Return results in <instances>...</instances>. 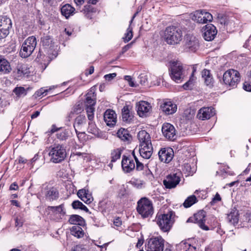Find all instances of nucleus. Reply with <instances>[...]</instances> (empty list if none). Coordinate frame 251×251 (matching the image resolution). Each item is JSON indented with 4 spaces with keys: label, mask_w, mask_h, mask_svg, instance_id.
I'll use <instances>...</instances> for the list:
<instances>
[{
    "label": "nucleus",
    "mask_w": 251,
    "mask_h": 251,
    "mask_svg": "<svg viewBox=\"0 0 251 251\" xmlns=\"http://www.w3.org/2000/svg\"><path fill=\"white\" fill-rule=\"evenodd\" d=\"M29 89V88L25 89L24 87H16L13 90V92L16 95L18 98L23 97L26 95L27 91Z\"/></svg>",
    "instance_id": "obj_40"
},
{
    "label": "nucleus",
    "mask_w": 251,
    "mask_h": 251,
    "mask_svg": "<svg viewBox=\"0 0 251 251\" xmlns=\"http://www.w3.org/2000/svg\"><path fill=\"white\" fill-rule=\"evenodd\" d=\"M41 42L46 48H51L54 43L51 37L48 35H45L41 37Z\"/></svg>",
    "instance_id": "obj_36"
},
{
    "label": "nucleus",
    "mask_w": 251,
    "mask_h": 251,
    "mask_svg": "<svg viewBox=\"0 0 251 251\" xmlns=\"http://www.w3.org/2000/svg\"><path fill=\"white\" fill-rule=\"evenodd\" d=\"M59 196L58 192L53 187L49 189L45 194V197L47 200L50 201H52L58 199Z\"/></svg>",
    "instance_id": "obj_33"
},
{
    "label": "nucleus",
    "mask_w": 251,
    "mask_h": 251,
    "mask_svg": "<svg viewBox=\"0 0 251 251\" xmlns=\"http://www.w3.org/2000/svg\"><path fill=\"white\" fill-rule=\"evenodd\" d=\"M17 74L18 76H22L30 73L29 68L26 64L19 63L16 67Z\"/></svg>",
    "instance_id": "obj_30"
},
{
    "label": "nucleus",
    "mask_w": 251,
    "mask_h": 251,
    "mask_svg": "<svg viewBox=\"0 0 251 251\" xmlns=\"http://www.w3.org/2000/svg\"><path fill=\"white\" fill-rule=\"evenodd\" d=\"M12 27L11 19L6 16H0V39L5 38Z\"/></svg>",
    "instance_id": "obj_14"
},
{
    "label": "nucleus",
    "mask_w": 251,
    "mask_h": 251,
    "mask_svg": "<svg viewBox=\"0 0 251 251\" xmlns=\"http://www.w3.org/2000/svg\"><path fill=\"white\" fill-rule=\"evenodd\" d=\"M86 119L84 115H80L75 119L74 123V127L75 131L77 132V130H82L83 127L86 125Z\"/></svg>",
    "instance_id": "obj_26"
},
{
    "label": "nucleus",
    "mask_w": 251,
    "mask_h": 251,
    "mask_svg": "<svg viewBox=\"0 0 251 251\" xmlns=\"http://www.w3.org/2000/svg\"><path fill=\"white\" fill-rule=\"evenodd\" d=\"M69 134L70 131L68 129H62L58 131L56 136L58 139L64 141L68 139Z\"/></svg>",
    "instance_id": "obj_41"
},
{
    "label": "nucleus",
    "mask_w": 251,
    "mask_h": 251,
    "mask_svg": "<svg viewBox=\"0 0 251 251\" xmlns=\"http://www.w3.org/2000/svg\"><path fill=\"white\" fill-rule=\"evenodd\" d=\"M192 19L200 24H205L207 22H211L213 16L210 13L205 10H197L194 12Z\"/></svg>",
    "instance_id": "obj_13"
},
{
    "label": "nucleus",
    "mask_w": 251,
    "mask_h": 251,
    "mask_svg": "<svg viewBox=\"0 0 251 251\" xmlns=\"http://www.w3.org/2000/svg\"><path fill=\"white\" fill-rule=\"evenodd\" d=\"M75 10V8L71 5L66 4L61 7V12L62 15L65 16L66 18H68L71 15H73Z\"/></svg>",
    "instance_id": "obj_35"
},
{
    "label": "nucleus",
    "mask_w": 251,
    "mask_h": 251,
    "mask_svg": "<svg viewBox=\"0 0 251 251\" xmlns=\"http://www.w3.org/2000/svg\"><path fill=\"white\" fill-rule=\"evenodd\" d=\"M181 176L180 172H177L168 175L163 181L165 188L170 189L176 187L180 181Z\"/></svg>",
    "instance_id": "obj_12"
},
{
    "label": "nucleus",
    "mask_w": 251,
    "mask_h": 251,
    "mask_svg": "<svg viewBox=\"0 0 251 251\" xmlns=\"http://www.w3.org/2000/svg\"><path fill=\"white\" fill-rule=\"evenodd\" d=\"M215 114V110L212 107H202L201 108L197 114V117L201 120L210 119Z\"/></svg>",
    "instance_id": "obj_19"
},
{
    "label": "nucleus",
    "mask_w": 251,
    "mask_h": 251,
    "mask_svg": "<svg viewBox=\"0 0 251 251\" xmlns=\"http://www.w3.org/2000/svg\"><path fill=\"white\" fill-rule=\"evenodd\" d=\"M83 203L79 201H75L72 203V206L74 209H80L83 205Z\"/></svg>",
    "instance_id": "obj_49"
},
{
    "label": "nucleus",
    "mask_w": 251,
    "mask_h": 251,
    "mask_svg": "<svg viewBox=\"0 0 251 251\" xmlns=\"http://www.w3.org/2000/svg\"><path fill=\"white\" fill-rule=\"evenodd\" d=\"M122 118L125 122H129L132 118V115L130 112L129 106H125L122 109Z\"/></svg>",
    "instance_id": "obj_37"
},
{
    "label": "nucleus",
    "mask_w": 251,
    "mask_h": 251,
    "mask_svg": "<svg viewBox=\"0 0 251 251\" xmlns=\"http://www.w3.org/2000/svg\"><path fill=\"white\" fill-rule=\"evenodd\" d=\"M123 150L121 148H118L112 151L111 153V162H114L121 157Z\"/></svg>",
    "instance_id": "obj_42"
},
{
    "label": "nucleus",
    "mask_w": 251,
    "mask_h": 251,
    "mask_svg": "<svg viewBox=\"0 0 251 251\" xmlns=\"http://www.w3.org/2000/svg\"><path fill=\"white\" fill-rule=\"evenodd\" d=\"M137 112L140 117H146L150 113L151 106L150 103L140 101L137 104Z\"/></svg>",
    "instance_id": "obj_18"
},
{
    "label": "nucleus",
    "mask_w": 251,
    "mask_h": 251,
    "mask_svg": "<svg viewBox=\"0 0 251 251\" xmlns=\"http://www.w3.org/2000/svg\"><path fill=\"white\" fill-rule=\"evenodd\" d=\"M94 68L93 66H91L88 70H86L85 75H91L94 73Z\"/></svg>",
    "instance_id": "obj_63"
},
{
    "label": "nucleus",
    "mask_w": 251,
    "mask_h": 251,
    "mask_svg": "<svg viewBox=\"0 0 251 251\" xmlns=\"http://www.w3.org/2000/svg\"><path fill=\"white\" fill-rule=\"evenodd\" d=\"M201 75L204 79V82L207 86H211L213 83V78L209 70L204 69L202 71Z\"/></svg>",
    "instance_id": "obj_34"
},
{
    "label": "nucleus",
    "mask_w": 251,
    "mask_h": 251,
    "mask_svg": "<svg viewBox=\"0 0 251 251\" xmlns=\"http://www.w3.org/2000/svg\"><path fill=\"white\" fill-rule=\"evenodd\" d=\"M84 11V12H92V8L90 5H85L84 6V8L83 9Z\"/></svg>",
    "instance_id": "obj_64"
},
{
    "label": "nucleus",
    "mask_w": 251,
    "mask_h": 251,
    "mask_svg": "<svg viewBox=\"0 0 251 251\" xmlns=\"http://www.w3.org/2000/svg\"><path fill=\"white\" fill-rule=\"evenodd\" d=\"M79 130H77L76 134L77 135L78 140L81 142H83L85 140L86 134L84 131H80Z\"/></svg>",
    "instance_id": "obj_48"
},
{
    "label": "nucleus",
    "mask_w": 251,
    "mask_h": 251,
    "mask_svg": "<svg viewBox=\"0 0 251 251\" xmlns=\"http://www.w3.org/2000/svg\"><path fill=\"white\" fill-rule=\"evenodd\" d=\"M19 188V186L16 182L12 183L10 186L9 189L10 190H17Z\"/></svg>",
    "instance_id": "obj_62"
},
{
    "label": "nucleus",
    "mask_w": 251,
    "mask_h": 251,
    "mask_svg": "<svg viewBox=\"0 0 251 251\" xmlns=\"http://www.w3.org/2000/svg\"><path fill=\"white\" fill-rule=\"evenodd\" d=\"M163 37L168 44L175 45L179 44L182 40L183 32L177 26H169L164 31Z\"/></svg>",
    "instance_id": "obj_1"
},
{
    "label": "nucleus",
    "mask_w": 251,
    "mask_h": 251,
    "mask_svg": "<svg viewBox=\"0 0 251 251\" xmlns=\"http://www.w3.org/2000/svg\"><path fill=\"white\" fill-rule=\"evenodd\" d=\"M88 131L93 134H97L98 133V129L96 125L92 122L89 123V126L88 127Z\"/></svg>",
    "instance_id": "obj_47"
},
{
    "label": "nucleus",
    "mask_w": 251,
    "mask_h": 251,
    "mask_svg": "<svg viewBox=\"0 0 251 251\" xmlns=\"http://www.w3.org/2000/svg\"><path fill=\"white\" fill-rule=\"evenodd\" d=\"M135 15L132 17V19H131L130 21V25H131L133 19H134ZM133 37V32H132V27L131 26V25H129L128 27L126 29V31L125 33L124 36L123 37V41L125 43H127Z\"/></svg>",
    "instance_id": "obj_39"
},
{
    "label": "nucleus",
    "mask_w": 251,
    "mask_h": 251,
    "mask_svg": "<svg viewBox=\"0 0 251 251\" xmlns=\"http://www.w3.org/2000/svg\"><path fill=\"white\" fill-rule=\"evenodd\" d=\"M37 42L35 37L31 36L27 38L23 43L20 54L22 58L29 56L36 46Z\"/></svg>",
    "instance_id": "obj_7"
},
{
    "label": "nucleus",
    "mask_w": 251,
    "mask_h": 251,
    "mask_svg": "<svg viewBox=\"0 0 251 251\" xmlns=\"http://www.w3.org/2000/svg\"><path fill=\"white\" fill-rule=\"evenodd\" d=\"M184 50L187 52H195L199 47V42L196 36L187 34L184 38Z\"/></svg>",
    "instance_id": "obj_9"
},
{
    "label": "nucleus",
    "mask_w": 251,
    "mask_h": 251,
    "mask_svg": "<svg viewBox=\"0 0 251 251\" xmlns=\"http://www.w3.org/2000/svg\"><path fill=\"white\" fill-rule=\"evenodd\" d=\"M12 70L9 62L3 56H0V72L3 74L9 73Z\"/></svg>",
    "instance_id": "obj_27"
},
{
    "label": "nucleus",
    "mask_w": 251,
    "mask_h": 251,
    "mask_svg": "<svg viewBox=\"0 0 251 251\" xmlns=\"http://www.w3.org/2000/svg\"><path fill=\"white\" fill-rule=\"evenodd\" d=\"M69 222L75 226H82L85 225V221L83 218L78 215H71L69 219Z\"/></svg>",
    "instance_id": "obj_31"
},
{
    "label": "nucleus",
    "mask_w": 251,
    "mask_h": 251,
    "mask_svg": "<svg viewBox=\"0 0 251 251\" xmlns=\"http://www.w3.org/2000/svg\"><path fill=\"white\" fill-rule=\"evenodd\" d=\"M170 76L172 79L177 83L182 81L183 77V70L181 64L174 62L171 68Z\"/></svg>",
    "instance_id": "obj_10"
},
{
    "label": "nucleus",
    "mask_w": 251,
    "mask_h": 251,
    "mask_svg": "<svg viewBox=\"0 0 251 251\" xmlns=\"http://www.w3.org/2000/svg\"><path fill=\"white\" fill-rule=\"evenodd\" d=\"M96 102V94L94 89H91L86 95L85 101V110L89 120L92 121L94 119L95 111L94 106Z\"/></svg>",
    "instance_id": "obj_5"
},
{
    "label": "nucleus",
    "mask_w": 251,
    "mask_h": 251,
    "mask_svg": "<svg viewBox=\"0 0 251 251\" xmlns=\"http://www.w3.org/2000/svg\"><path fill=\"white\" fill-rule=\"evenodd\" d=\"M122 167L125 173H130L135 168L134 161L131 157L124 155L122 161Z\"/></svg>",
    "instance_id": "obj_21"
},
{
    "label": "nucleus",
    "mask_w": 251,
    "mask_h": 251,
    "mask_svg": "<svg viewBox=\"0 0 251 251\" xmlns=\"http://www.w3.org/2000/svg\"><path fill=\"white\" fill-rule=\"evenodd\" d=\"M241 75L239 72L235 69H228L223 75L221 83L226 85L230 88H234L237 86L240 82Z\"/></svg>",
    "instance_id": "obj_2"
},
{
    "label": "nucleus",
    "mask_w": 251,
    "mask_h": 251,
    "mask_svg": "<svg viewBox=\"0 0 251 251\" xmlns=\"http://www.w3.org/2000/svg\"><path fill=\"white\" fill-rule=\"evenodd\" d=\"M125 79L128 82L129 85L131 87H135V85L131 77L129 75H126Z\"/></svg>",
    "instance_id": "obj_54"
},
{
    "label": "nucleus",
    "mask_w": 251,
    "mask_h": 251,
    "mask_svg": "<svg viewBox=\"0 0 251 251\" xmlns=\"http://www.w3.org/2000/svg\"><path fill=\"white\" fill-rule=\"evenodd\" d=\"M243 89L248 92H251V83L248 82H245L243 84Z\"/></svg>",
    "instance_id": "obj_57"
},
{
    "label": "nucleus",
    "mask_w": 251,
    "mask_h": 251,
    "mask_svg": "<svg viewBox=\"0 0 251 251\" xmlns=\"http://www.w3.org/2000/svg\"><path fill=\"white\" fill-rule=\"evenodd\" d=\"M117 136L122 141H129L131 139V136L129 133L127 129L121 128L117 132Z\"/></svg>",
    "instance_id": "obj_32"
},
{
    "label": "nucleus",
    "mask_w": 251,
    "mask_h": 251,
    "mask_svg": "<svg viewBox=\"0 0 251 251\" xmlns=\"http://www.w3.org/2000/svg\"><path fill=\"white\" fill-rule=\"evenodd\" d=\"M197 202V199L195 195L188 197L184 201L183 205L184 207L188 208Z\"/></svg>",
    "instance_id": "obj_44"
},
{
    "label": "nucleus",
    "mask_w": 251,
    "mask_h": 251,
    "mask_svg": "<svg viewBox=\"0 0 251 251\" xmlns=\"http://www.w3.org/2000/svg\"><path fill=\"white\" fill-rule=\"evenodd\" d=\"M132 154L133 155V157L134 158L136 164V169L137 171L143 170L144 169V166L142 162H141L140 161H139V160L137 158V157L135 156V153H134V151H132Z\"/></svg>",
    "instance_id": "obj_46"
},
{
    "label": "nucleus",
    "mask_w": 251,
    "mask_h": 251,
    "mask_svg": "<svg viewBox=\"0 0 251 251\" xmlns=\"http://www.w3.org/2000/svg\"><path fill=\"white\" fill-rule=\"evenodd\" d=\"M137 137L140 142V145H142V143L147 144L151 143L150 134L144 130H141L138 132Z\"/></svg>",
    "instance_id": "obj_29"
},
{
    "label": "nucleus",
    "mask_w": 251,
    "mask_h": 251,
    "mask_svg": "<svg viewBox=\"0 0 251 251\" xmlns=\"http://www.w3.org/2000/svg\"><path fill=\"white\" fill-rule=\"evenodd\" d=\"M139 153L140 156L144 159H149L153 152L151 143L140 145Z\"/></svg>",
    "instance_id": "obj_22"
},
{
    "label": "nucleus",
    "mask_w": 251,
    "mask_h": 251,
    "mask_svg": "<svg viewBox=\"0 0 251 251\" xmlns=\"http://www.w3.org/2000/svg\"><path fill=\"white\" fill-rule=\"evenodd\" d=\"M162 132L163 136L168 140H174L175 139V128L170 123L163 124L162 126Z\"/></svg>",
    "instance_id": "obj_17"
},
{
    "label": "nucleus",
    "mask_w": 251,
    "mask_h": 251,
    "mask_svg": "<svg viewBox=\"0 0 251 251\" xmlns=\"http://www.w3.org/2000/svg\"><path fill=\"white\" fill-rule=\"evenodd\" d=\"M77 195L78 197L85 203L89 204L93 201L91 193L86 189L79 190Z\"/></svg>",
    "instance_id": "obj_24"
},
{
    "label": "nucleus",
    "mask_w": 251,
    "mask_h": 251,
    "mask_svg": "<svg viewBox=\"0 0 251 251\" xmlns=\"http://www.w3.org/2000/svg\"><path fill=\"white\" fill-rule=\"evenodd\" d=\"M158 154L160 161L166 163L171 161L174 155V151L171 148H161Z\"/></svg>",
    "instance_id": "obj_15"
},
{
    "label": "nucleus",
    "mask_w": 251,
    "mask_h": 251,
    "mask_svg": "<svg viewBox=\"0 0 251 251\" xmlns=\"http://www.w3.org/2000/svg\"><path fill=\"white\" fill-rule=\"evenodd\" d=\"M161 109L166 115H171L177 110V105L172 101L165 100L161 105Z\"/></svg>",
    "instance_id": "obj_20"
},
{
    "label": "nucleus",
    "mask_w": 251,
    "mask_h": 251,
    "mask_svg": "<svg viewBox=\"0 0 251 251\" xmlns=\"http://www.w3.org/2000/svg\"><path fill=\"white\" fill-rule=\"evenodd\" d=\"M221 200V198L220 195L218 193H217L215 195V197L212 199V200L210 203L212 205H213L214 203H215L216 202H217V201H219Z\"/></svg>",
    "instance_id": "obj_55"
},
{
    "label": "nucleus",
    "mask_w": 251,
    "mask_h": 251,
    "mask_svg": "<svg viewBox=\"0 0 251 251\" xmlns=\"http://www.w3.org/2000/svg\"><path fill=\"white\" fill-rule=\"evenodd\" d=\"M132 42L125 46L122 48V53H124L126 51H127L130 48H131L132 47Z\"/></svg>",
    "instance_id": "obj_60"
},
{
    "label": "nucleus",
    "mask_w": 251,
    "mask_h": 251,
    "mask_svg": "<svg viewBox=\"0 0 251 251\" xmlns=\"http://www.w3.org/2000/svg\"><path fill=\"white\" fill-rule=\"evenodd\" d=\"M36 60L40 64L46 65V66L48 65L50 61L49 58L42 54L40 51H39L37 55Z\"/></svg>",
    "instance_id": "obj_43"
},
{
    "label": "nucleus",
    "mask_w": 251,
    "mask_h": 251,
    "mask_svg": "<svg viewBox=\"0 0 251 251\" xmlns=\"http://www.w3.org/2000/svg\"><path fill=\"white\" fill-rule=\"evenodd\" d=\"M173 212L170 211L167 214H161L157 217V223L160 228L164 232L169 231L172 226L171 220Z\"/></svg>",
    "instance_id": "obj_8"
},
{
    "label": "nucleus",
    "mask_w": 251,
    "mask_h": 251,
    "mask_svg": "<svg viewBox=\"0 0 251 251\" xmlns=\"http://www.w3.org/2000/svg\"><path fill=\"white\" fill-rule=\"evenodd\" d=\"M139 79H140V83L141 85H145L147 81V79L146 78V76H140Z\"/></svg>",
    "instance_id": "obj_61"
},
{
    "label": "nucleus",
    "mask_w": 251,
    "mask_h": 251,
    "mask_svg": "<svg viewBox=\"0 0 251 251\" xmlns=\"http://www.w3.org/2000/svg\"><path fill=\"white\" fill-rule=\"evenodd\" d=\"M203 37L207 41L213 40L217 33L216 27L212 24H207L202 28Z\"/></svg>",
    "instance_id": "obj_16"
},
{
    "label": "nucleus",
    "mask_w": 251,
    "mask_h": 251,
    "mask_svg": "<svg viewBox=\"0 0 251 251\" xmlns=\"http://www.w3.org/2000/svg\"><path fill=\"white\" fill-rule=\"evenodd\" d=\"M122 224V222L120 218L117 217L114 220L113 224L115 226L117 227H120Z\"/></svg>",
    "instance_id": "obj_56"
},
{
    "label": "nucleus",
    "mask_w": 251,
    "mask_h": 251,
    "mask_svg": "<svg viewBox=\"0 0 251 251\" xmlns=\"http://www.w3.org/2000/svg\"><path fill=\"white\" fill-rule=\"evenodd\" d=\"M147 251H163L164 240L160 237L150 239L146 246Z\"/></svg>",
    "instance_id": "obj_11"
},
{
    "label": "nucleus",
    "mask_w": 251,
    "mask_h": 251,
    "mask_svg": "<svg viewBox=\"0 0 251 251\" xmlns=\"http://www.w3.org/2000/svg\"><path fill=\"white\" fill-rule=\"evenodd\" d=\"M239 214L238 210L235 208H232L229 214L227 215V220L232 225L237 224L239 221Z\"/></svg>",
    "instance_id": "obj_28"
},
{
    "label": "nucleus",
    "mask_w": 251,
    "mask_h": 251,
    "mask_svg": "<svg viewBox=\"0 0 251 251\" xmlns=\"http://www.w3.org/2000/svg\"><path fill=\"white\" fill-rule=\"evenodd\" d=\"M194 80V78H190L189 81L186 82L183 85V87L184 89H188L192 86V81Z\"/></svg>",
    "instance_id": "obj_52"
},
{
    "label": "nucleus",
    "mask_w": 251,
    "mask_h": 251,
    "mask_svg": "<svg viewBox=\"0 0 251 251\" xmlns=\"http://www.w3.org/2000/svg\"><path fill=\"white\" fill-rule=\"evenodd\" d=\"M48 209L50 211L53 215L57 216L60 218H62V217L66 214V210L64 204H61L56 206H49Z\"/></svg>",
    "instance_id": "obj_25"
},
{
    "label": "nucleus",
    "mask_w": 251,
    "mask_h": 251,
    "mask_svg": "<svg viewBox=\"0 0 251 251\" xmlns=\"http://www.w3.org/2000/svg\"><path fill=\"white\" fill-rule=\"evenodd\" d=\"M205 212L203 210H201L194 214V218H189L187 222H194L197 223L199 227L204 230H209L210 229H212L214 228L215 226H216L218 225V223L217 221H215V218L212 217V220H213V225H211L210 227H208L207 226H206L204 224L205 221Z\"/></svg>",
    "instance_id": "obj_4"
},
{
    "label": "nucleus",
    "mask_w": 251,
    "mask_h": 251,
    "mask_svg": "<svg viewBox=\"0 0 251 251\" xmlns=\"http://www.w3.org/2000/svg\"><path fill=\"white\" fill-rule=\"evenodd\" d=\"M137 211L142 217L147 218L153 213L151 201L146 198H141L137 202Z\"/></svg>",
    "instance_id": "obj_6"
},
{
    "label": "nucleus",
    "mask_w": 251,
    "mask_h": 251,
    "mask_svg": "<svg viewBox=\"0 0 251 251\" xmlns=\"http://www.w3.org/2000/svg\"><path fill=\"white\" fill-rule=\"evenodd\" d=\"M103 118L108 126H112L115 125L117 122V115L115 111L111 109H107L104 113Z\"/></svg>",
    "instance_id": "obj_23"
},
{
    "label": "nucleus",
    "mask_w": 251,
    "mask_h": 251,
    "mask_svg": "<svg viewBox=\"0 0 251 251\" xmlns=\"http://www.w3.org/2000/svg\"><path fill=\"white\" fill-rule=\"evenodd\" d=\"M50 160L54 163H60L66 157V150L62 145H54L50 148L49 153Z\"/></svg>",
    "instance_id": "obj_3"
},
{
    "label": "nucleus",
    "mask_w": 251,
    "mask_h": 251,
    "mask_svg": "<svg viewBox=\"0 0 251 251\" xmlns=\"http://www.w3.org/2000/svg\"><path fill=\"white\" fill-rule=\"evenodd\" d=\"M48 89H45L44 88H41V89H40L39 90L36 92L35 94L37 97H41L43 96L44 94L45 95H46L47 93L48 92Z\"/></svg>",
    "instance_id": "obj_50"
},
{
    "label": "nucleus",
    "mask_w": 251,
    "mask_h": 251,
    "mask_svg": "<svg viewBox=\"0 0 251 251\" xmlns=\"http://www.w3.org/2000/svg\"><path fill=\"white\" fill-rule=\"evenodd\" d=\"M205 251H218V247L213 244L209 245L205 248Z\"/></svg>",
    "instance_id": "obj_53"
},
{
    "label": "nucleus",
    "mask_w": 251,
    "mask_h": 251,
    "mask_svg": "<svg viewBox=\"0 0 251 251\" xmlns=\"http://www.w3.org/2000/svg\"><path fill=\"white\" fill-rule=\"evenodd\" d=\"M76 108L75 109H73L72 111H71L70 112H69L68 115H67L66 118V121L68 122H70L71 120L73 118L74 114L75 113V112L78 111L77 109L75 110Z\"/></svg>",
    "instance_id": "obj_51"
},
{
    "label": "nucleus",
    "mask_w": 251,
    "mask_h": 251,
    "mask_svg": "<svg viewBox=\"0 0 251 251\" xmlns=\"http://www.w3.org/2000/svg\"><path fill=\"white\" fill-rule=\"evenodd\" d=\"M184 169L188 173L189 175H192L193 174V171H191V166L189 164H185L184 165Z\"/></svg>",
    "instance_id": "obj_58"
},
{
    "label": "nucleus",
    "mask_w": 251,
    "mask_h": 251,
    "mask_svg": "<svg viewBox=\"0 0 251 251\" xmlns=\"http://www.w3.org/2000/svg\"><path fill=\"white\" fill-rule=\"evenodd\" d=\"M116 73L109 74L104 75V78L106 80L110 81L116 76Z\"/></svg>",
    "instance_id": "obj_59"
},
{
    "label": "nucleus",
    "mask_w": 251,
    "mask_h": 251,
    "mask_svg": "<svg viewBox=\"0 0 251 251\" xmlns=\"http://www.w3.org/2000/svg\"><path fill=\"white\" fill-rule=\"evenodd\" d=\"M131 184L135 187L138 189H141L143 187L144 182L143 180L133 179L131 181Z\"/></svg>",
    "instance_id": "obj_45"
},
{
    "label": "nucleus",
    "mask_w": 251,
    "mask_h": 251,
    "mask_svg": "<svg viewBox=\"0 0 251 251\" xmlns=\"http://www.w3.org/2000/svg\"><path fill=\"white\" fill-rule=\"evenodd\" d=\"M71 232L72 235L74 236L80 238L83 236L84 232L82 228L78 226H74L71 228Z\"/></svg>",
    "instance_id": "obj_38"
}]
</instances>
